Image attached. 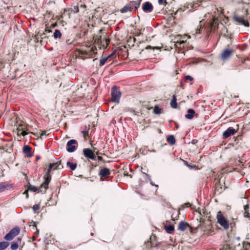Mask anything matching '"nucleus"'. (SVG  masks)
I'll return each mask as SVG.
<instances>
[{"mask_svg": "<svg viewBox=\"0 0 250 250\" xmlns=\"http://www.w3.org/2000/svg\"><path fill=\"white\" fill-rule=\"evenodd\" d=\"M61 162H56V163H53L50 164L49 166V168L47 170V172L46 173L45 176V179L44 182L43 183V184L41 185V187L40 188V191L41 192H45L46 189L48 188V184L51 180V176L50 175L49 173L50 172V170L51 169L55 170L58 168V167L60 165Z\"/></svg>", "mask_w": 250, "mask_h": 250, "instance_id": "obj_1", "label": "nucleus"}, {"mask_svg": "<svg viewBox=\"0 0 250 250\" xmlns=\"http://www.w3.org/2000/svg\"><path fill=\"white\" fill-rule=\"evenodd\" d=\"M217 222L222 226L224 229H227L229 228V222L227 220L226 218L223 216L220 211H218L217 214Z\"/></svg>", "mask_w": 250, "mask_h": 250, "instance_id": "obj_2", "label": "nucleus"}, {"mask_svg": "<svg viewBox=\"0 0 250 250\" xmlns=\"http://www.w3.org/2000/svg\"><path fill=\"white\" fill-rule=\"evenodd\" d=\"M121 96V91L117 90V86L116 85L113 86L111 88L112 101L117 104H119Z\"/></svg>", "mask_w": 250, "mask_h": 250, "instance_id": "obj_3", "label": "nucleus"}, {"mask_svg": "<svg viewBox=\"0 0 250 250\" xmlns=\"http://www.w3.org/2000/svg\"><path fill=\"white\" fill-rule=\"evenodd\" d=\"M20 232V229L19 227L13 228L10 231L6 234L4 239L6 241H11L13 240L15 237L18 235Z\"/></svg>", "mask_w": 250, "mask_h": 250, "instance_id": "obj_4", "label": "nucleus"}, {"mask_svg": "<svg viewBox=\"0 0 250 250\" xmlns=\"http://www.w3.org/2000/svg\"><path fill=\"white\" fill-rule=\"evenodd\" d=\"M66 150L68 152H73L75 151L78 145V142L76 140L71 139L67 143Z\"/></svg>", "mask_w": 250, "mask_h": 250, "instance_id": "obj_5", "label": "nucleus"}, {"mask_svg": "<svg viewBox=\"0 0 250 250\" xmlns=\"http://www.w3.org/2000/svg\"><path fill=\"white\" fill-rule=\"evenodd\" d=\"M83 153L84 157L86 158L95 160V155L92 150L90 148H84L83 149Z\"/></svg>", "mask_w": 250, "mask_h": 250, "instance_id": "obj_6", "label": "nucleus"}, {"mask_svg": "<svg viewBox=\"0 0 250 250\" xmlns=\"http://www.w3.org/2000/svg\"><path fill=\"white\" fill-rule=\"evenodd\" d=\"M142 9L145 13H148L153 11V7L151 3L146 1L143 4Z\"/></svg>", "mask_w": 250, "mask_h": 250, "instance_id": "obj_7", "label": "nucleus"}, {"mask_svg": "<svg viewBox=\"0 0 250 250\" xmlns=\"http://www.w3.org/2000/svg\"><path fill=\"white\" fill-rule=\"evenodd\" d=\"M233 19L235 21L239 23V24L241 25L245 26V27H249L250 25L248 21H245L243 17L239 16H234L233 17Z\"/></svg>", "mask_w": 250, "mask_h": 250, "instance_id": "obj_8", "label": "nucleus"}, {"mask_svg": "<svg viewBox=\"0 0 250 250\" xmlns=\"http://www.w3.org/2000/svg\"><path fill=\"white\" fill-rule=\"evenodd\" d=\"M235 132V130L231 127L227 128L223 133V136L224 138H228L231 135H233Z\"/></svg>", "mask_w": 250, "mask_h": 250, "instance_id": "obj_9", "label": "nucleus"}, {"mask_svg": "<svg viewBox=\"0 0 250 250\" xmlns=\"http://www.w3.org/2000/svg\"><path fill=\"white\" fill-rule=\"evenodd\" d=\"M232 51L229 49H226L221 54V58L225 61L227 60L232 54Z\"/></svg>", "mask_w": 250, "mask_h": 250, "instance_id": "obj_10", "label": "nucleus"}, {"mask_svg": "<svg viewBox=\"0 0 250 250\" xmlns=\"http://www.w3.org/2000/svg\"><path fill=\"white\" fill-rule=\"evenodd\" d=\"M110 174V170L107 168H104L100 170L99 175L102 178H106Z\"/></svg>", "mask_w": 250, "mask_h": 250, "instance_id": "obj_11", "label": "nucleus"}, {"mask_svg": "<svg viewBox=\"0 0 250 250\" xmlns=\"http://www.w3.org/2000/svg\"><path fill=\"white\" fill-rule=\"evenodd\" d=\"M31 147L29 145H25L23 146L22 151L27 155L28 157H31L32 154L31 153Z\"/></svg>", "mask_w": 250, "mask_h": 250, "instance_id": "obj_12", "label": "nucleus"}, {"mask_svg": "<svg viewBox=\"0 0 250 250\" xmlns=\"http://www.w3.org/2000/svg\"><path fill=\"white\" fill-rule=\"evenodd\" d=\"M188 226L189 224L188 223L184 221H181L178 225V229L182 231H184Z\"/></svg>", "mask_w": 250, "mask_h": 250, "instance_id": "obj_13", "label": "nucleus"}, {"mask_svg": "<svg viewBox=\"0 0 250 250\" xmlns=\"http://www.w3.org/2000/svg\"><path fill=\"white\" fill-rule=\"evenodd\" d=\"M195 114V111L192 109H188L187 114L185 115L186 118L188 119H192Z\"/></svg>", "mask_w": 250, "mask_h": 250, "instance_id": "obj_14", "label": "nucleus"}, {"mask_svg": "<svg viewBox=\"0 0 250 250\" xmlns=\"http://www.w3.org/2000/svg\"><path fill=\"white\" fill-rule=\"evenodd\" d=\"M17 130L18 134H20L21 131L23 130H28V125L24 123H21L18 125Z\"/></svg>", "mask_w": 250, "mask_h": 250, "instance_id": "obj_15", "label": "nucleus"}, {"mask_svg": "<svg viewBox=\"0 0 250 250\" xmlns=\"http://www.w3.org/2000/svg\"><path fill=\"white\" fill-rule=\"evenodd\" d=\"M111 56H109L105 58H102L100 60L99 66L101 67L104 65L107 61H110Z\"/></svg>", "mask_w": 250, "mask_h": 250, "instance_id": "obj_16", "label": "nucleus"}, {"mask_svg": "<svg viewBox=\"0 0 250 250\" xmlns=\"http://www.w3.org/2000/svg\"><path fill=\"white\" fill-rule=\"evenodd\" d=\"M133 10V7L132 6L125 5L121 10V12L122 13H125L128 11L131 12Z\"/></svg>", "mask_w": 250, "mask_h": 250, "instance_id": "obj_17", "label": "nucleus"}, {"mask_svg": "<svg viewBox=\"0 0 250 250\" xmlns=\"http://www.w3.org/2000/svg\"><path fill=\"white\" fill-rule=\"evenodd\" d=\"M170 105L173 108H176L177 107V99L176 96L174 95L172 96V99L170 102Z\"/></svg>", "mask_w": 250, "mask_h": 250, "instance_id": "obj_18", "label": "nucleus"}, {"mask_svg": "<svg viewBox=\"0 0 250 250\" xmlns=\"http://www.w3.org/2000/svg\"><path fill=\"white\" fill-rule=\"evenodd\" d=\"M8 187L12 188V185L8 184L4 185L3 183H0V193L3 192Z\"/></svg>", "mask_w": 250, "mask_h": 250, "instance_id": "obj_19", "label": "nucleus"}, {"mask_svg": "<svg viewBox=\"0 0 250 250\" xmlns=\"http://www.w3.org/2000/svg\"><path fill=\"white\" fill-rule=\"evenodd\" d=\"M165 229L166 231L168 233H169V234L171 233L174 230V227L172 225H169L168 226H165Z\"/></svg>", "mask_w": 250, "mask_h": 250, "instance_id": "obj_20", "label": "nucleus"}, {"mask_svg": "<svg viewBox=\"0 0 250 250\" xmlns=\"http://www.w3.org/2000/svg\"><path fill=\"white\" fill-rule=\"evenodd\" d=\"M9 245V243L7 242L3 241L0 242V250H4L6 249Z\"/></svg>", "mask_w": 250, "mask_h": 250, "instance_id": "obj_21", "label": "nucleus"}, {"mask_svg": "<svg viewBox=\"0 0 250 250\" xmlns=\"http://www.w3.org/2000/svg\"><path fill=\"white\" fill-rule=\"evenodd\" d=\"M131 6H132L133 7V10L135 11L136 9H138L140 5V2H137V1H132L130 2V4Z\"/></svg>", "mask_w": 250, "mask_h": 250, "instance_id": "obj_22", "label": "nucleus"}, {"mask_svg": "<svg viewBox=\"0 0 250 250\" xmlns=\"http://www.w3.org/2000/svg\"><path fill=\"white\" fill-rule=\"evenodd\" d=\"M66 165L72 170H75L77 167V164L76 163H73L69 161L67 162Z\"/></svg>", "mask_w": 250, "mask_h": 250, "instance_id": "obj_23", "label": "nucleus"}, {"mask_svg": "<svg viewBox=\"0 0 250 250\" xmlns=\"http://www.w3.org/2000/svg\"><path fill=\"white\" fill-rule=\"evenodd\" d=\"M167 142L171 145H173L175 143V139L174 136L170 135L167 138Z\"/></svg>", "mask_w": 250, "mask_h": 250, "instance_id": "obj_24", "label": "nucleus"}, {"mask_svg": "<svg viewBox=\"0 0 250 250\" xmlns=\"http://www.w3.org/2000/svg\"><path fill=\"white\" fill-rule=\"evenodd\" d=\"M54 38L55 39L60 38L62 36V33L58 29H56L53 34Z\"/></svg>", "mask_w": 250, "mask_h": 250, "instance_id": "obj_25", "label": "nucleus"}, {"mask_svg": "<svg viewBox=\"0 0 250 250\" xmlns=\"http://www.w3.org/2000/svg\"><path fill=\"white\" fill-rule=\"evenodd\" d=\"M69 10L71 12L77 13L79 11V6L77 5H74L71 7Z\"/></svg>", "mask_w": 250, "mask_h": 250, "instance_id": "obj_26", "label": "nucleus"}, {"mask_svg": "<svg viewBox=\"0 0 250 250\" xmlns=\"http://www.w3.org/2000/svg\"><path fill=\"white\" fill-rule=\"evenodd\" d=\"M30 227H32L33 230H36V233L37 234H39V230L37 229L36 222L32 221L30 225Z\"/></svg>", "mask_w": 250, "mask_h": 250, "instance_id": "obj_27", "label": "nucleus"}, {"mask_svg": "<svg viewBox=\"0 0 250 250\" xmlns=\"http://www.w3.org/2000/svg\"><path fill=\"white\" fill-rule=\"evenodd\" d=\"M18 247H19L18 243L13 242L10 246V249L11 250H16L18 249Z\"/></svg>", "mask_w": 250, "mask_h": 250, "instance_id": "obj_28", "label": "nucleus"}, {"mask_svg": "<svg viewBox=\"0 0 250 250\" xmlns=\"http://www.w3.org/2000/svg\"><path fill=\"white\" fill-rule=\"evenodd\" d=\"M161 109L158 106H155L154 109V113L156 114H159L161 113Z\"/></svg>", "mask_w": 250, "mask_h": 250, "instance_id": "obj_29", "label": "nucleus"}, {"mask_svg": "<svg viewBox=\"0 0 250 250\" xmlns=\"http://www.w3.org/2000/svg\"><path fill=\"white\" fill-rule=\"evenodd\" d=\"M200 28H197L195 31V33L193 34L194 35H195L196 37L197 36L198 34H200L201 33V25L200 24Z\"/></svg>", "mask_w": 250, "mask_h": 250, "instance_id": "obj_30", "label": "nucleus"}, {"mask_svg": "<svg viewBox=\"0 0 250 250\" xmlns=\"http://www.w3.org/2000/svg\"><path fill=\"white\" fill-rule=\"evenodd\" d=\"M40 205H35L33 207V209L34 212L35 213L37 210H39L40 209Z\"/></svg>", "mask_w": 250, "mask_h": 250, "instance_id": "obj_31", "label": "nucleus"}, {"mask_svg": "<svg viewBox=\"0 0 250 250\" xmlns=\"http://www.w3.org/2000/svg\"><path fill=\"white\" fill-rule=\"evenodd\" d=\"M143 173L144 174H145V176H146V178H145V180H146L147 182H148V181H151V176H150L149 175L147 174V173H145V172H143Z\"/></svg>", "mask_w": 250, "mask_h": 250, "instance_id": "obj_32", "label": "nucleus"}, {"mask_svg": "<svg viewBox=\"0 0 250 250\" xmlns=\"http://www.w3.org/2000/svg\"><path fill=\"white\" fill-rule=\"evenodd\" d=\"M29 189L33 192H35L38 190V188L36 187L30 185Z\"/></svg>", "mask_w": 250, "mask_h": 250, "instance_id": "obj_33", "label": "nucleus"}, {"mask_svg": "<svg viewBox=\"0 0 250 250\" xmlns=\"http://www.w3.org/2000/svg\"><path fill=\"white\" fill-rule=\"evenodd\" d=\"M158 3L160 5L164 4L165 5H166L167 2L166 0H158Z\"/></svg>", "mask_w": 250, "mask_h": 250, "instance_id": "obj_34", "label": "nucleus"}, {"mask_svg": "<svg viewBox=\"0 0 250 250\" xmlns=\"http://www.w3.org/2000/svg\"><path fill=\"white\" fill-rule=\"evenodd\" d=\"M26 130H23L21 131L20 133L23 136H25V135L28 134V132L26 131Z\"/></svg>", "mask_w": 250, "mask_h": 250, "instance_id": "obj_35", "label": "nucleus"}, {"mask_svg": "<svg viewBox=\"0 0 250 250\" xmlns=\"http://www.w3.org/2000/svg\"><path fill=\"white\" fill-rule=\"evenodd\" d=\"M185 79H186V80H189V81H193V78H192L191 76H189V75L186 76L185 77Z\"/></svg>", "mask_w": 250, "mask_h": 250, "instance_id": "obj_36", "label": "nucleus"}, {"mask_svg": "<svg viewBox=\"0 0 250 250\" xmlns=\"http://www.w3.org/2000/svg\"><path fill=\"white\" fill-rule=\"evenodd\" d=\"M81 132L83 134L84 136L88 135L89 131L88 130H83Z\"/></svg>", "mask_w": 250, "mask_h": 250, "instance_id": "obj_37", "label": "nucleus"}, {"mask_svg": "<svg viewBox=\"0 0 250 250\" xmlns=\"http://www.w3.org/2000/svg\"><path fill=\"white\" fill-rule=\"evenodd\" d=\"M47 134H46V132L45 131H42V132L40 134V137L41 138H42V137L44 136H46Z\"/></svg>", "mask_w": 250, "mask_h": 250, "instance_id": "obj_38", "label": "nucleus"}, {"mask_svg": "<svg viewBox=\"0 0 250 250\" xmlns=\"http://www.w3.org/2000/svg\"><path fill=\"white\" fill-rule=\"evenodd\" d=\"M244 216L249 218L250 220V215L248 211L245 212Z\"/></svg>", "mask_w": 250, "mask_h": 250, "instance_id": "obj_39", "label": "nucleus"}, {"mask_svg": "<svg viewBox=\"0 0 250 250\" xmlns=\"http://www.w3.org/2000/svg\"><path fill=\"white\" fill-rule=\"evenodd\" d=\"M249 208V206L248 204L244 206V209L245 212L248 211V209Z\"/></svg>", "mask_w": 250, "mask_h": 250, "instance_id": "obj_40", "label": "nucleus"}, {"mask_svg": "<svg viewBox=\"0 0 250 250\" xmlns=\"http://www.w3.org/2000/svg\"><path fill=\"white\" fill-rule=\"evenodd\" d=\"M185 43V41H177L176 42V44L177 45L178 44H182Z\"/></svg>", "mask_w": 250, "mask_h": 250, "instance_id": "obj_41", "label": "nucleus"}, {"mask_svg": "<svg viewBox=\"0 0 250 250\" xmlns=\"http://www.w3.org/2000/svg\"><path fill=\"white\" fill-rule=\"evenodd\" d=\"M128 111H129L131 113L133 114V115H135V111L134 109H130L128 110Z\"/></svg>", "mask_w": 250, "mask_h": 250, "instance_id": "obj_42", "label": "nucleus"}, {"mask_svg": "<svg viewBox=\"0 0 250 250\" xmlns=\"http://www.w3.org/2000/svg\"><path fill=\"white\" fill-rule=\"evenodd\" d=\"M21 239L20 238H18L15 241H14V242H18V245L20 243H21Z\"/></svg>", "mask_w": 250, "mask_h": 250, "instance_id": "obj_43", "label": "nucleus"}, {"mask_svg": "<svg viewBox=\"0 0 250 250\" xmlns=\"http://www.w3.org/2000/svg\"><path fill=\"white\" fill-rule=\"evenodd\" d=\"M184 206L186 208H189L190 206V205L189 203H186L184 204Z\"/></svg>", "mask_w": 250, "mask_h": 250, "instance_id": "obj_44", "label": "nucleus"}, {"mask_svg": "<svg viewBox=\"0 0 250 250\" xmlns=\"http://www.w3.org/2000/svg\"><path fill=\"white\" fill-rule=\"evenodd\" d=\"M149 182H150V184L152 185V186H155L156 187H158V186L157 185H155V184H154L152 182V180H151V181H149Z\"/></svg>", "mask_w": 250, "mask_h": 250, "instance_id": "obj_45", "label": "nucleus"}, {"mask_svg": "<svg viewBox=\"0 0 250 250\" xmlns=\"http://www.w3.org/2000/svg\"><path fill=\"white\" fill-rule=\"evenodd\" d=\"M98 160H102V156H98Z\"/></svg>", "mask_w": 250, "mask_h": 250, "instance_id": "obj_46", "label": "nucleus"}, {"mask_svg": "<svg viewBox=\"0 0 250 250\" xmlns=\"http://www.w3.org/2000/svg\"><path fill=\"white\" fill-rule=\"evenodd\" d=\"M246 15H248V11L247 9L246 10Z\"/></svg>", "mask_w": 250, "mask_h": 250, "instance_id": "obj_47", "label": "nucleus"}, {"mask_svg": "<svg viewBox=\"0 0 250 250\" xmlns=\"http://www.w3.org/2000/svg\"><path fill=\"white\" fill-rule=\"evenodd\" d=\"M151 48L150 46H148L146 47V49H149V48Z\"/></svg>", "mask_w": 250, "mask_h": 250, "instance_id": "obj_48", "label": "nucleus"}, {"mask_svg": "<svg viewBox=\"0 0 250 250\" xmlns=\"http://www.w3.org/2000/svg\"><path fill=\"white\" fill-rule=\"evenodd\" d=\"M187 166L190 167H191L190 165H188V164H187Z\"/></svg>", "mask_w": 250, "mask_h": 250, "instance_id": "obj_49", "label": "nucleus"}, {"mask_svg": "<svg viewBox=\"0 0 250 250\" xmlns=\"http://www.w3.org/2000/svg\"><path fill=\"white\" fill-rule=\"evenodd\" d=\"M142 0H138V1L137 2H140V4L141 3V1Z\"/></svg>", "mask_w": 250, "mask_h": 250, "instance_id": "obj_50", "label": "nucleus"}, {"mask_svg": "<svg viewBox=\"0 0 250 250\" xmlns=\"http://www.w3.org/2000/svg\"><path fill=\"white\" fill-rule=\"evenodd\" d=\"M81 7H84V6H83V5H81Z\"/></svg>", "mask_w": 250, "mask_h": 250, "instance_id": "obj_51", "label": "nucleus"}, {"mask_svg": "<svg viewBox=\"0 0 250 250\" xmlns=\"http://www.w3.org/2000/svg\"><path fill=\"white\" fill-rule=\"evenodd\" d=\"M136 40L135 38H134V42H135Z\"/></svg>", "mask_w": 250, "mask_h": 250, "instance_id": "obj_52", "label": "nucleus"}, {"mask_svg": "<svg viewBox=\"0 0 250 250\" xmlns=\"http://www.w3.org/2000/svg\"><path fill=\"white\" fill-rule=\"evenodd\" d=\"M2 63H1L0 65V67H1V66L2 65Z\"/></svg>", "mask_w": 250, "mask_h": 250, "instance_id": "obj_53", "label": "nucleus"}]
</instances>
